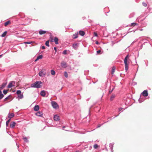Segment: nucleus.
<instances>
[{"instance_id":"f257e3e1","label":"nucleus","mask_w":152,"mask_h":152,"mask_svg":"<svg viewBox=\"0 0 152 152\" xmlns=\"http://www.w3.org/2000/svg\"><path fill=\"white\" fill-rule=\"evenodd\" d=\"M129 55H128L126 56L124 59L125 69L126 71H127L128 69V66L129 64Z\"/></svg>"},{"instance_id":"f03ea898","label":"nucleus","mask_w":152,"mask_h":152,"mask_svg":"<svg viewBox=\"0 0 152 152\" xmlns=\"http://www.w3.org/2000/svg\"><path fill=\"white\" fill-rule=\"evenodd\" d=\"M42 83L41 81H37L34 83L32 84L31 85V87L40 88L42 87L41 84Z\"/></svg>"},{"instance_id":"7ed1b4c3","label":"nucleus","mask_w":152,"mask_h":152,"mask_svg":"<svg viewBox=\"0 0 152 152\" xmlns=\"http://www.w3.org/2000/svg\"><path fill=\"white\" fill-rule=\"evenodd\" d=\"M46 69H42L39 73V75L40 77H45L46 74Z\"/></svg>"},{"instance_id":"20e7f679","label":"nucleus","mask_w":152,"mask_h":152,"mask_svg":"<svg viewBox=\"0 0 152 152\" xmlns=\"http://www.w3.org/2000/svg\"><path fill=\"white\" fill-rule=\"evenodd\" d=\"M15 82L14 81H12L10 82L8 86V88H10L13 86H14Z\"/></svg>"},{"instance_id":"39448f33","label":"nucleus","mask_w":152,"mask_h":152,"mask_svg":"<svg viewBox=\"0 0 152 152\" xmlns=\"http://www.w3.org/2000/svg\"><path fill=\"white\" fill-rule=\"evenodd\" d=\"M51 104L53 107L55 108H57L58 106L57 103L55 102H51Z\"/></svg>"},{"instance_id":"423d86ee","label":"nucleus","mask_w":152,"mask_h":152,"mask_svg":"<svg viewBox=\"0 0 152 152\" xmlns=\"http://www.w3.org/2000/svg\"><path fill=\"white\" fill-rule=\"evenodd\" d=\"M35 115L38 116L42 117L43 113L40 111H39L35 113Z\"/></svg>"},{"instance_id":"0eeeda50","label":"nucleus","mask_w":152,"mask_h":152,"mask_svg":"<svg viewBox=\"0 0 152 152\" xmlns=\"http://www.w3.org/2000/svg\"><path fill=\"white\" fill-rule=\"evenodd\" d=\"M142 94L144 96H147L148 95L147 91L146 90H144L142 92Z\"/></svg>"},{"instance_id":"6e6552de","label":"nucleus","mask_w":152,"mask_h":152,"mask_svg":"<svg viewBox=\"0 0 152 152\" xmlns=\"http://www.w3.org/2000/svg\"><path fill=\"white\" fill-rule=\"evenodd\" d=\"M61 66L63 68H66L67 67L66 64L64 61H62L61 64Z\"/></svg>"},{"instance_id":"1a4fd4ad","label":"nucleus","mask_w":152,"mask_h":152,"mask_svg":"<svg viewBox=\"0 0 152 152\" xmlns=\"http://www.w3.org/2000/svg\"><path fill=\"white\" fill-rule=\"evenodd\" d=\"M54 119L55 121H58L60 119L59 117L57 115H55L54 117Z\"/></svg>"},{"instance_id":"9d476101","label":"nucleus","mask_w":152,"mask_h":152,"mask_svg":"<svg viewBox=\"0 0 152 152\" xmlns=\"http://www.w3.org/2000/svg\"><path fill=\"white\" fill-rule=\"evenodd\" d=\"M15 124L16 123L15 122H12L10 124V127L11 128H14Z\"/></svg>"},{"instance_id":"9b49d317","label":"nucleus","mask_w":152,"mask_h":152,"mask_svg":"<svg viewBox=\"0 0 152 152\" xmlns=\"http://www.w3.org/2000/svg\"><path fill=\"white\" fill-rule=\"evenodd\" d=\"M14 116V114L13 113H9L8 115V117L11 119V118H13Z\"/></svg>"},{"instance_id":"f8f14e48","label":"nucleus","mask_w":152,"mask_h":152,"mask_svg":"<svg viewBox=\"0 0 152 152\" xmlns=\"http://www.w3.org/2000/svg\"><path fill=\"white\" fill-rule=\"evenodd\" d=\"M39 108V105H37L34 106V110L35 111H38Z\"/></svg>"},{"instance_id":"ddd939ff","label":"nucleus","mask_w":152,"mask_h":152,"mask_svg":"<svg viewBox=\"0 0 152 152\" xmlns=\"http://www.w3.org/2000/svg\"><path fill=\"white\" fill-rule=\"evenodd\" d=\"M42 55H40L38 56L37 58L35 60V61H37L39 59H41L42 58Z\"/></svg>"},{"instance_id":"4468645a","label":"nucleus","mask_w":152,"mask_h":152,"mask_svg":"<svg viewBox=\"0 0 152 152\" xmlns=\"http://www.w3.org/2000/svg\"><path fill=\"white\" fill-rule=\"evenodd\" d=\"M58 39L57 37H55L54 38V41L55 42V44H58Z\"/></svg>"},{"instance_id":"2eb2a0df","label":"nucleus","mask_w":152,"mask_h":152,"mask_svg":"<svg viewBox=\"0 0 152 152\" xmlns=\"http://www.w3.org/2000/svg\"><path fill=\"white\" fill-rule=\"evenodd\" d=\"M73 47L75 49H77L78 47V45L77 43H75L73 45Z\"/></svg>"},{"instance_id":"dca6fc26","label":"nucleus","mask_w":152,"mask_h":152,"mask_svg":"<svg viewBox=\"0 0 152 152\" xmlns=\"http://www.w3.org/2000/svg\"><path fill=\"white\" fill-rule=\"evenodd\" d=\"M46 31H45L40 30L39 31V34L40 35L44 34L46 33Z\"/></svg>"},{"instance_id":"f3484780","label":"nucleus","mask_w":152,"mask_h":152,"mask_svg":"<svg viewBox=\"0 0 152 152\" xmlns=\"http://www.w3.org/2000/svg\"><path fill=\"white\" fill-rule=\"evenodd\" d=\"M79 33L80 35L82 36H83L85 34V32L82 31H80Z\"/></svg>"},{"instance_id":"a211bd4d","label":"nucleus","mask_w":152,"mask_h":152,"mask_svg":"<svg viewBox=\"0 0 152 152\" xmlns=\"http://www.w3.org/2000/svg\"><path fill=\"white\" fill-rule=\"evenodd\" d=\"M40 95L42 96H45V92L44 91H42L40 92Z\"/></svg>"},{"instance_id":"6ab92c4d","label":"nucleus","mask_w":152,"mask_h":152,"mask_svg":"<svg viewBox=\"0 0 152 152\" xmlns=\"http://www.w3.org/2000/svg\"><path fill=\"white\" fill-rule=\"evenodd\" d=\"M115 66H113L112 68V71H111V74L112 75H113L114 72H115Z\"/></svg>"},{"instance_id":"aec40b11","label":"nucleus","mask_w":152,"mask_h":152,"mask_svg":"<svg viewBox=\"0 0 152 152\" xmlns=\"http://www.w3.org/2000/svg\"><path fill=\"white\" fill-rule=\"evenodd\" d=\"M115 95L114 94H112L110 97V100L111 101H113L114 99L115 98Z\"/></svg>"},{"instance_id":"412c9836","label":"nucleus","mask_w":152,"mask_h":152,"mask_svg":"<svg viewBox=\"0 0 152 152\" xmlns=\"http://www.w3.org/2000/svg\"><path fill=\"white\" fill-rule=\"evenodd\" d=\"M11 24V22L10 20L8 21H7L6 22L4 23V26H7L8 25L10 24Z\"/></svg>"},{"instance_id":"4be33fe9","label":"nucleus","mask_w":152,"mask_h":152,"mask_svg":"<svg viewBox=\"0 0 152 152\" xmlns=\"http://www.w3.org/2000/svg\"><path fill=\"white\" fill-rule=\"evenodd\" d=\"M23 94H20L18 95V97L20 99L23 98Z\"/></svg>"},{"instance_id":"5701e85b","label":"nucleus","mask_w":152,"mask_h":152,"mask_svg":"<svg viewBox=\"0 0 152 152\" xmlns=\"http://www.w3.org/2000/svg\"><path fill=\"white\" fill-rule=\"evenodd\" d=\"M6 84H7L6 83H3L1 86L0 87V89H3V88H4Z\"/></svg>"},{"instance_id":"b1692460","label":"nucleus","mask_w":152,"mask_h":152,"mask_svg":"<svg viewBox=\"0 0 152 152\" xmlns=\"http://www.w3.org/2000/svg\"><path fill=\"white\" fill-rule=\"evenodd\" d=\"M7 33V31H5L4 32V33L1 35V37H4L6 35Z\"/></svg>"},{"instance_id":"393cba45","label":"nucleus","mask_w":152,"mask_h":152,"mask_svg":"<svg viewBox=\"0 0 152 152\" xmlns=\"http://www.w3.org/2000/svg\"><path fill=\"white\" fill-rule=\"evenodd\" d=\"M78 34H73V38L76 39V38H77L78 37Z\"/></svg>"},{"instance_id":"a878e982","label":"nucleus","mask_w":152,"mask_h":152,"mask_svg":"<svg viewBox=\"0 0 152 152\" xmlns=\"http://www.w3.org/2000/svg\"><path fill=\"white\" fill-rule=\"evenodd\" d=\"M23 139L24 140L25 142H28V140L27 139L26 137H23Z\"/></svg>"},{"instance_id":"bb28decb","label":"nucleus","mask_w":152,"mask_h":152,"mask_svg":"<svg viewBox=\"0 0 152 152\" xmlns=\"http://www.w3.org/2000/svg\"><path fill=\"white\" fill-rule=\"evenodd\" d=\"M51 74L53 75H55V72L54 70H51Z\"/></svg>"},{"instance_id":"cd10ccee","label":"nucleus","mask_w":152,"mask_h":152,"mask_svg":"<svg viewBox=\"0 0 152 152\" xmlns=\"http://www.w3.org/2000/svg\"><path fill=\"white\" fill-rule=\"evenodd\" d=\"M49 40H48L46 41L45 42V45H46L47 46L49 47Z\"/></svg>"},{"instance_id":"c85d7f7f","label":"nucleus","mask_w":152,"mask_h":152,"mask_svg":"<svg viewBox=\"0 0 152 152\" xmlns=\"http://www.w3.org/2000/svg\"><path fill=\"white\" fill-rule=\"evenodd\" d=\"M11 96L10 95H9L5 99V100H8L10 99L11 98Z\"/></svg>"},{"instance_id":"c756f323","label":"nucleus","mask_w":152,"mask_h":152,"mask_svg":"<svg viewBox=\"0 0 152 152\" xmlns=\"http://www.w3.org/2000/svg\"><path fill=\"white\" fill-rule=\"evenodd\" d=\"M137 25V23H132L131 26H134Z\"/></svg>"},{"instance_id":"7c9ffc66","label":"nucleus","mask_w":152,"mask_h":152,"mask_svg":"<svg viewBox=\"0 0 152 152\" xmlns=\"http://www.w3.org/2000/svg\"><path fill=\"white\" fill-rule=\"evenodd\" d=\"M21 93V91L18 90L16 92V94L18 95L20 94Z\"/></svg>"},{"instance_id":"2f4dec72","label":"nucleus","mask_w":152,"mask_h":152,"mask_svg":"<svg viewBox=\"0 0 152 152\" xmlns=\"http://www.w3.org/2000/svg\"><path fill=\"white\" fill-rule=\"evenodd\" d=\"M10 119H9L7 121V122H6V125L7 126H8L9 123L10 122Z\"/></svg>"},{"instance_id":"473e14b6","label":"nucleus","mask_w":152,"mask_h":152,"mask_svg":"<svg viewBox=\"0 0 152 152\" xmlns=\"http://www.w3.org/2000/svg\"><path fill=\"white\" fill-rule=\"evenodd\" d=\"M64 75L66 77H68V74L66 72H64Z\"/></svg>"},{"instance_id":"72a5a7b5","label":"nucleus","mask_w":152,"mask_h":152,"mask_svg":"<svg viewBox=\"0 0 152 152\" xmlns=\"http://www.w3.org/2000/svg\"><path fill=\"white\" fill-rule=\"evenodd\" d=\"M98 147V146L97 144H95L94 145V147L95 149H97Z\"/></svg>"},{"instance_id":"f704fd0d","label":"nucleus","mask_w":152,"mask_h":152,"mask_svg":"<svg viewBox=\"0 0 152 152\" xmlns=\"http://www.w3.org/2000/svg\"><path fill=\"white\" fill-rule=\"evenodd\" d=\"M7 92H8V90H4L3 91V93L4 94H6L7 93Z\"/></svg>"},{"instance_id":"c9c22d12","label":"nucleus","mask_w":152,"mask_h":152,"mask_svg":"<svg viewBox=\"0 0 152 152\" xmlns=\"http://www.w3.org/2000/svg\"><path fill=\"white\" fill-rule=\"evenodd\" d=\"M50 40L51 42H53V37H52V36L51 35L50 36Z\"/></svg>"},{"instance_id":"e433bc0d","label":"nucleus","mask_w":152,"mask_h":152,"mask_svg":"<svg viewBox=\"0 0 152 152\" xmlns=\"http://www.w3.org/2000/svg\"><path fill=\"white\" fill-rule=\"evenodd\" d=\"M4 96V95L2 94H0V99H1Z\"/></svg>"},{"instance_id":"4c0bfd02","label":"nucleus","mask_w":152,"mask_h":152,"mask_svg":"<svg viewBox=\"0 0 152 152\" xmlns=\"http://www.w3.org/2000/svg\"><path fill=\"white\" fill-rule=\"evenodd\" d=\"M31 42H25L24 43L25 44H30L31 43Z\"/></svg>"},{"instance_id":"58836bf2","label":"nucleus","mask_w":152,"mask_h":152,"mask_svg":"<svg viewBox=\"0 0 152 152\" xmlns=\"http://www.w3.org/2000/svg\"><path fill=\"white\" fill-rule=\"evenodd\" d=\"M94 34L95 36H96V37L97 36V34L96 32H94Z\"/></svg>"},{"instance_id":"ea45409f","label":"nucleus","mask_w":152,"mask_h":152,"mask_svg":"<svg viewBox=\"0 0 152 152\" xmlns=\"http://www.w3.org/2000/svg\"><path fill=\"white\" fill-rule=\"evenodd\" d=\"M63 53L64 54H66V50H64V51Z\"/></svg>"},{"instance_id":"a19ab883","label":"nucleus","mask_w":152,"mask_h":152,"mask_svg":"<svg viewBox=\"0 0 152 152\" xmlns=\"http://www.w3.org/2000/svg\"><path fill=\"white\" fill-rule=\"evenodd\" d=\"M54 50H55V52L56 53V52H57V49H56V47H55L54 48Z\"/></svg>"},{"instance_id":"79ce46f5","label":"nucleus","mask_w":152,"mask_h":152,"mask_svg":"<svg viewBox=\"0 0 152 152\" xmlns=\"http://www.w3.org/2000/svg\"><path fill=\"white\" fill-rule=\"evenodd\" d=\"M101 51L100 50H99L97 51V53L98 54H99L101 52Z\"/></svg>"},{"instance_id":"37998d69","label":"nucleus","mask_w":152,"mask_h":152,"mask_svg":"<svg viewBox=\"0 0 152 152\" xmlns=\"http://www.w3.org/2000/svg\"><path fill=\"white\" fill-rule=\"evenodd\" d=\"M42 49H45V47L44 46H43L42 47Z\"/></svg>"},{"instance_id":"c03bdc74","label":"nucleus","mask_w":152,"mask_h":152,"mask_svg":"<svg viewBox=\"0 0 152 152\" xmlns=\"http://www.w3.org/2000/svg\"><path fill=\"white\" fill-rule=\"evenodd\" d=\"M113 89H112V90H111V91H109V93L110 94L111 93V92L113 91Z\"/></svg>"},{"instance_id":"a18cd8bd","label":"nucleus","mask_w":152,"mask_h":152,"mask_svg":"<svg viewBox=\"0 0 152 152\" xmlns=\"http://www.w3.org/2000/svg\"><path fill=\"white\" fill-rule=\"evenodd\" d=\"M122 109V108L121 107L120 108H119V111H121Z\"/></svg>"},{"instance_id":"49530a36","label":"nucleus","mask_w":152,"mask_h":152,"mask_svg":"<svg viewBox=\"0 0 152 152\" xmlns=\"http://www.w3.org/2000/svg\"><path fill=\"white\" fill-rule=\"evenodd\" d=\"M95 43H96V44H99V42L98 41H97Z\"/></svg>"},{"instance_id":"de8ad7c7","label":"nucleus","mask_w":152,"mask_h":152,"mask_svg":"<svg viewBox=\"0 0 152 152\" xmlns=\"http://www.w3.org/2000/svg\"><path fill=\"white\" fill-rule=\"evenodd\" d=\"M144 4V5L146 6H147V4H146L145 3H144L143 4Z\"/></svg>"},{"instance_id":"09e8293b","label":"nucleus","mask_w":152,"mask_h":152,"mask_svg":"<svg viewBox=\"0 0 152 152\" xmlns=\"http://www.w3.org/2000/svg\"><path fill=\"white\" fill-rule=\"evenodd\" d=\"M17 86H19V85H18V83H17Z\"/></svg>"},{"instance_id":"8fccbe9b","label":"nucleus","mask_w":152,"mask_h":152,"mask_svg":"<svg viewBox=\"0 0 152 152\" xmlns=\"http://www.w3.org/2000/svg\"><path fill=\"white\" fill-rule=\"evenodd\" d=\"M1 90H0V94H1Z\"/></svg>"},{"instance_id":"3c124183","label":"nucleus","mask_w":152,"mask_h":152,"mask_svg":"<svg viewBox=\"0 0 152 152\" xmlns=\"http://www.w3.org/2000/svg\"><path fill=\"white\" fill-rule=\"evenodd\" d=\"M2 55H0V57L2 56Z\"/></svg>"},{"instance_id":"603ef678","label":"nucleus","mask_w":152,"mask_h":152,"mask_svg":"<svg viewBox=\"0 0 152 152\" xmlns=\"http://www.w3.org/2000/svg\"><path fill=\"white\" fill-rule=\"evenodd\" d=\"M75 152H79V151H77Z\"/></svg>"},{"instance_id":"864d4df0","label":"nucleus","mask_w":152,"mask_h":152,"mask_svg":"<svg viewBox=\"0 0 152 152\" xmlns=\"http://www.w3.org/2000/svg\"><path fill=\"white\" fill-rule=\"evenodd\" d=\"M63 128H65V126H63Z\"/></svg>"}]
</instances>
